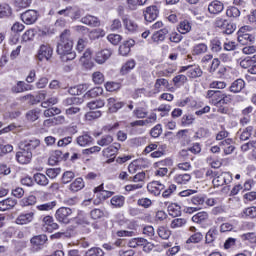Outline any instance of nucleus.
Listing matches in <instances>:
<instances>
[{
    "mask_svg": "<svg viewBox=\"0 0 256 256\" xmlns=\"http://www.w3.org/2000/svg\"><path fill=\"white\" fill-rule=\"evenodd\" d=\"M40 111L38 109L30 110L26 114V118L28 121H37L39 119Z\"/></svg>",
    "mask_w": 256,
    "mask_h": 256,
    "instance_id": "53",
    "label": "nucleus"
},
{
    "mask_svg": "<svg viewBox=\"0 0 256 256\" xmlns=\"http://www.w3.org/2000/svg\"><path fill=\"white\" fill-rule=\"evenodd\" d=\"M30 243L32 247H43L47 243V235L41 234L31 238Z\"/></svg>",
    "mask_w": 256,
    "mask_h": 256,
    "instance_id": "21",
    "label": "nucleus"
},
{
    "mask_svg": "<svg viewBox=\"0 0 256 256\" xmlns=\"http://www.w3.org/2000/svg\"><path fill=\"white\" fill-rule=\"evenodd\" d=\"M137 205H139V207H144V209H149V207L153 205V201L149 198H140L137 201Z\"/></svg>",
    "mask_w": 256,
    "mask_h": 256,
    "instance_id": "56",
    "label": "nucleus"
},
{
    "mask_svg": "<svg viewBox=\"0 0 256 256\" xmlns=\"http://www.w3.org/2000/svg\"><path fill=\"white\" fill-rule=\"evenodd\" d=\"M135 46V40L130 39L125 41L122 45L119 47V53L120 55H123V57H127L129 53H131V47Z\"/></svg>",
    "mask_w": 256,
    "mask_h": 256,
    "instance_id": "16",
    "label": "nucleus"
},
{
    "mask_svg": "<svg viewBox=\"0 0 256 256\" xmlns=\"http://www.w3.org/2000/svg\"><path fill=\"white\" fill-rule=\"evenodd\" d=\"M11 15H13L11 6L7 3L0 4V19H7L8 17H11Z\"/></svg>",
    "mask_w": 256,
    "mask_h": 256,
    "instance_id": "30",
    "label": "nucleus"
},
{
    "mask_svg": "<svg viewBox=\"0 0 256 256\" xmlns=\"http://www.w3.org/2000/svg\"><path fill=\"white\" fill-rule=\"evenodd\" d=\"M157 233L161 239H169L171 237V231L163 226L158 228Z\"/></svg>",
    "mask_w": 256,
    "mask_h": 256,
    "instance_id": "55",
    "label": "nucleus"
},
{
    "mask_svg": "<svg viewBox=\"0 0 256 256\" xmlns=\"http://www.w3.org/2000/svg\"><path fill=\"white\" fill-rule=\"evenodd\" d=\"M165 89H169V80L158 78L154 84L155 93H161V91H165Z\"/></svg>",
    "mask_w": 256,
    "mask_h": 256,
    "instance_id": "18",
    "label": "nucleus"
},
{
    "mask_svg": "<svg viewBox=\"0 0 256 256\" xmlns=\"http://www.w3.org/2000/svg\"><path fill=\"white\" fill-rule=\"evenodd\" d=\"M87 107H89L90 109H101V107H105V101L101 99L94 100V101L88 102Z\"/></svg>",
    "mask_w": 256,
    "mask_h": 256,
    "instance_id": "52",
    "label": "nucleus"
},
{
    "mask_svg": "<svg viewBox=\"0 0 256 256\" xmlns=\"http://www.w3.org/2000/svg\"><path fill=\"white\" fill-rule=\"evenodd\" d=\"M183 71H187V75L190 79H197L203 75V70H201V67L198 65L183 66L180 72L183 73Z\"/></svg>",
    "mask_w": 256,
    "mask_h": 256,
    "instance_id": "5",
    "label": "nucleus"
},
{
    "mask_svg": "<svg viewBox=\"0 0 256 256\" xmlns=\"http://www.w3.org/2000/svg\"><path fill=\"white\" fill-rule=\"evenodd\" d=\"M173 181L177 183V185H187L191 181V174H175Z\"/></svg>",
    "mask_w": 256,
    "mask_h": 256,
    "instance_id": "24",
    "label": "nucleus"
},
{
    "mask_svg": "<svg viewBox=\"0 0 256 256\" xmlns=\"http://www.w3.org/2000/svg\"><path fill=\"white\" fill-rule=\"evenodd\" d=\"M20 149H26L27 151H35L36 155H43L45 153V146L41 145V141L39 139L32 140H23L19 143Z\"/></svg>",
    "mask_w": 256,
    "mask_h": 256,
    "instance_id": "2",
    "label": "nucleus"
},
{
    "mask_svg": "<svg viewBox=\"0 0 256 256\" xmlns=\"http://www.w3.org/2000/svg\"><path fill=\"white\" fill-rule=\"evenodd\" d=\"M253 133V126L246 127L240 135L241 141H247L251 138V134Z\"/></svg>",
    "mask_w": 256,
    "mask_h": 256,
    "instance_id": "51",
    "label": "nucleus"
},
{
    "mask_svg": "<svg viewBox=\"0 0 256 256\" xmlns=\"http://www.w3.org/2000/svg\"><path fill=\"white\" fill-rule=\"evenodd\" d=\"M35 203H37V197L33 195L25 197L20 201L21 207H29L31 205H35Z\"/></svg>",
    "mask_w": 256,
    "mask_h": 256,
    "instance_id": "42",
    "label": "nucleus"
},
{
    "mask_svg": "<svg viewBox=\"0 0 256 256\" xmlns=\"http://www.w3.org/2000/svg\"><path fill=\"white\" fill-rule=\"evenodd\" d=\"M42 229L43 231H47L48 233H53V231H56V229H59V224L53 220V217L51 216H45L42 220Z\"/></svg>",
    "mask_w": 256,
    "mask_h": 256,
    "instance_id": "7",
    "label": "nucleus"
},
{
    "mask_svg": "<svg viewBox=\"0 0 256 256\" xmlns=\"http://www.w3.org/2000/svg\"><path fill=\"white\" fill-rule=\"evenodd\" d=\"M246 29L247 26H244L240 28L238 32V42H240L241 45H249V43H252V41L255 40L251 34L245 33Z\"/></svg>",
    "mask_w": 256,
    "mask_h": 256,
    "instance_id": "9",
    "label": "nucleus"
},
{
    "mask_svg": "<svg viewBox=\"0 0 256 256\" xmlns=\"http://www.w3.org/2000/svg\"><path fill=\"white\" fill-rule=\"evenodd\" d=\"M210 49L212 53H219L222 51L223 46L221 45V40L218 38H214L210 42Z\"/></svg>",
    "mask_w": 256,
    "mask_h": 256,
    "instance_id": "38",
    "label": "nucleus"
},
{
    "mask_svg": "<svg viewBox=\"0 0 256 256\" xmlns=\"http://www.w3.org/2000/svg\"><path fill=\"white\" fill-rule=\"evenodd\" d=\"M146 177H147V175L145 174V172H139L135 176L129 177L128 180L133 181V183H138V184L145 185Z\"/></svg>",
    "mask_w": 256,
    "mask_h": 256,
    "instance_id": "39",
    "label": "nucleus"
},
{
    "mask_svg": "<svg viewBox=\"0 0 256 256\" xmlns=\"http://www.w3.org/2000/svg\"><path fill=\"white\" fill-rule=\"evenodd\" d=\"M35 219V212L31 211L28 213H22L16 218L17 225H27V223H31Z\"/></svg>",
    "mask_w": 256,
    "mask_h": 256,
    "instance_id": "13",
    "label": "nucleus"
},
{
    "mask_svg": "<svg viewBox=\"0 0 256 256\" xmlns=\"http://www.w3.org/2000/svg\"><path fill=\"white\" fill-rule=\"evenodd\" d=\"M76 142L80 147H87L93 143V138L89 134H83L76 138Z\"/></svg>",
    "mask_w": 256,
    "mask_h": 256,
    "instance_id": "22",
    "label": "nucleus"
},
{
    "mask_svg": "<svg viewBox=\"0 0 256 256\" xmlns=\"http://www.w3.org/2000/svg\"><path fill=\"white\" fill-rule=\"evenodd\" d=\"M110 203L114 209H121L125 205V196L116 195L110 200Z\"/></svg>",
    "mask_w": 256,
    "mask_h": 256,
    "instance_id": "29",
    "label": "nucleus"
},
{
    "mask_svg": "<svg viewBox=\"0 0 256 256\" xmlns=\"http://www.w3.org/2000/svg\"><path fill=\"white\" fill-rule=\"evenodd\" d=\"M85 187V182H83L82 178H76L73 183L70 184L69 189L73 193H77V191H81Z\"/></svg>",
    "mask_w": 256,
    "mask_h": 256,
    "instance_id": "34",
    "label": "nucleus"
},
{
    "mask_svg": "<svg viewBox=\"0 0 256 256\" xmlns=\"http://www.w3.org/2000/svg\"><path fill=\"white\" fill-rule=\"evenodd\" d=\"M56 52L63 63L73 61V59L77 57V54L73 51V37L71 36V30L66 29L60 34Z\"/></svg>",
    "mask_w": 256,
    "mask_h": 256,
    "instance_id": "1",
    "label": "nucleus"
},
{
    "mask_svg": "<svg viewBox=\"0 0 256 256\" xmlns=\"http://www.w3.org/2000/svg\"><path fill=\"white\" fill-rule=\"evenodd\" d=\"M35 37V30L30 29L27 30L23 35H22V40L27 42V41H33V38Z\"/></svg>",
    "mask_w": 256,
    "mask_h": 256,
    "instance_id": "64",
    "label": "nucleus"
},
{
    "mask_svg": "<svg viewBox=\"0 0 256 256\" xmlns=\"http://www.w3.org/2000/svg\"><path fill=\"white\" fill-rule=\"evenodd\" d=\"M177 29L181 35H187L191 31V22L189 20H183L178 24Z\"/></svg>",
    "mask_w": 256,
    "mask_h": 256,
    "instance_id": "33",
    "label": "nucleus"
},
{
    "mask_svg": "<svg viewBox=\"0 0 256 256\" xmlns=\"http://www.w3.org/2000/svg\"><path fill=\"white\" fill-rule=\"evenodd\" d=\"M217 237H219V230L217 229V227H212L209 229V231L206 233L205 236V241L206 243H213V241H215V239H217Z\"/></svg>",
    "mask_w": 256,
    "mask_h": 256,
    "instance_id": "32",
    "label": "nucleus"
},
{
    "mask_svg": "<svg viewBox=\"0 0 256 256\" xmlns=\"http://www.w3.org/2000/svg\"><path fill=\"white\" fill-rule=\"evenodd\" d=\"M184 225H187V219L176 218V219L172 220L170 227H171V229H177L179 227H184Z\"/></svg>",
    "mask_w": 256,
    "mask_h": 256,
    "instance_id": "47",
    "label": "nucleus"
},
{
    "mask_svg": "<svg viewBox=\"0 0 256 256\" xmlns=\"http://www.w3.org/2000/svg\"><path fill=\"white\" fill-rule=\"evenodd\" d=\"M56 206H57V202L52 201V202H47L42 205H38L37 209H38V211H52V209H55Z\"/></svg>",
    "mask_w": 256,
    "mask_h": 256,
    "instance_id": "46",
    "label": "nucleus"
},
{
    "mask_svg": "<svg viewBox=\"0 0 256 256\" xmlns=\"http://www.w3.org/2000/svg\"><path fill=\"white\" fill-rule=\"evenodd\" d=\"M168 213L171 217H179L181 215V207L177 204H171L168 206Z\"/></svg>",
    "mask_w": 256,
    "mask_h": 256,
    "instance_id": "44",
    "label": "nucleus"
},
{
    "mask_svg": "<svg viewBox=\"0 0 256 256\" xmlns=\"http://www.w3.org/2000/svg\"><path fill=\"white\" fill-rule=\"evenodd\" d=\"M15 205H17V200L13 198H7L0 201V211H9V209H13Z\"/></svg>",
    "mask_w": 256,
    "mask_h": 256,
    "instance_id": "25",
    "label": "nucleus"
},
{
    "mask_svg": "<svg viewBox=\"0 0 256 256\" xmlns=\"http://www.w3.org/2000/svg\"><path fill=\"white\" fill-rule=\"evenodd\" d=\"M34 181L37 183V185H41L42 187L49 185V179H47V176L41 173L34 175Z\"/></svg>",
    "mask_w": 256,
    "mask_h": 256,
    "instance_id": "37",
    "label": "nucleus"
},
{
    "mask_svg": "<svg viewBox=\"0 0 256 256\" xmlns=\"http://www.w3.org/2000/svg\"><path fill=\"white\" fill-rule=\"evenodd\" d=\"M121 149V144H114L102 151V155L109 159V157H115L117 152Z\"/></svg>",
    "mask_w": 256,
    "mask_h": 256,
    "instance_id": "19",
    "label": "nucleus"
},
{
    "mask_svg": "<svg viewBox=\"0 0 256 256\" xmlns=\"http://www.w3.org/2000/svg\"><path fill=\"white\" fill-rule=\"evenodd\" d=\"M161 133H163V128L161 127V124H157L150 130V135L154 139H157V137H161Z\"/></svg>",
    "mask_w": 256,
    "mask_h": 256,
    "instance_id": "54",
    "label": "nucleus"
},
{
    "mask_svg": "<svg viewBox=\"0 0 256 256\" xmlns=\"http://www.w3.org/2000/svg\"><path fill=\"white\" fill-rule=\"evenodd\" d=\"M16 159L18 163L27 165V163H31V159H33V152L20 148V151L16 153Z\"/></svg>",
    "mask_w": 256,
    "mask_h": 256,
    "instance_id": "6",
    "label": "nucleus"
},
{
    "mask_svg": "<svg viewBox=\"0 0 256 256\" xmlns=\"http://www.w3.org/2000/svg\"><path fill=\"white\" fill-rule=\"evenodd\" d=\"M61 173V168H49L46 170V175L49 179H55Z\"/></svg>",
    "mask_w": 256,
    "mask_h": 256,
    "instance_id": "59",
    "label": "nucleus"
},
{
    "mask_svg": "<svg viewBox=\"0 0 256 256\" xmlns=\"http://www.w3.org/2000/svg\"><path fill=\"white\" fill-rule=\"evenodd\" d=\"M113 143V136L105 135L100 140L97 141V145L100 147H107V145H111Z\"/></svg>",
    "mask_w": 256,
    "mask_h": 256,
    "instance_id": "48",
    "label": "nucleus"
},
{
    "mask_svg": "<svg viewBox=\"0 0 256 256\" xmlns=\"http://www.w3.org/2000/svg\"><path fill=\"white\" fill-rule=\"evenodd\" d=\"M147 3V0H127V5L132 11L137 10L138 7H141Z\"/></svg>",
    "mask_w": 256,
    "mask_h": 256,
    "instance_id": "41",
    "label": "nucleus"
},
{
    "mask_svg": "<svg viewBox=\"0 0 256 256\" xmlns=\"http://www.w3.org/2000/svg\"><path fill=\"white\" fill-rule=\"evenodd\" d=\"M155 167L158 169H169L170 167H173V160L166 158L162 161L156 162Z\"/></svg>",
    "mask_w": 256,
    "mask_h": 256,
    "instance_id": "43",
    "label": "nucleus"
},
{
    "mask_svg": "<svg viewBox=\"0 0 256 256\" xmlns=\"http://www.w3.org/2000/svg\"><path fill=\"white\" fill-rule=\"evenodd\" d=\"M92 79L96 85H101L105 81V76L101 72H94L92 75Z\"/></svg>",
    "mask_w": 256,
    "mask_h": 256,
    "instance_id": "62",
    "label": "nucleus"
},
{
    "mask_svg": "<svg viewBox=\"0 0 256 256\" xmlns=\"http://www.w3.org/2000/svg\"><path fill=\"white\" fill-rule=\"evenodd\" d=\"M142 233L146 237H149L150 239H153V237H155V228H153V226H151V225L145 226L143 228Z\"/></svg>",
    "mask_w": 256,
    "mask_h": 256,
    "instance_id": "60",
    "label": "nucleus"
},
{
    "mask_svg": "<svg viewBox=\"0 0 256 256\" xmlns=\"http://www.w3.org/2000/svg\"><path fill=\"white\" fill-rule=\"evenodd\" d=\"M135 60H128L122 67L120 70V73L122 75H127V73H129V71L135 69Z\"/></svg>",
    "mask_w": 256,
    "mask_h": 256,
    "instance_id": "40",
    "label": "nucleus"
},
{
    "mask_svg": "<svg viewBox=\"0 0 256 256\" xmlns=\"http://www.w3.org/2000/svg\"><path fill=\"white\" fill-rule=\"evenodd\" d=\"M103 93V88L95 87L89 90L85 95L84 99H95V97H99Z\"/></svg>",
    "mask_w": 256,
    "mask_h": 256,
    "instance_id": "36",
    "label": "nucleus"
},
{
    "mask_svg": "<svg viewBox=\"0 0 256 256\" xmlns=\"http://www.w3.org/2000/svg\"><path fill=\"white\" fill-rule=\"evenodd\" d=\"M242 217H249V219H255L256 207H248L243 210Z\"/></svg>",
    "mask_w": 256,
    "mask_h": 256,
    "instance_id": "50",
    "label": "nucleus"
},
{
    "mask_svg": "<svg viewBox=\"0 0 256 256\" xmlns=\"http://www.w3.org/2000/svg\"><path fill=\"white\" fill-rule=\"evenodd\" d=\"M220 147H222L225 155H231L235 151V145L233 139L226 138L220 142Z\"/></svg>",
    "mask_w": 256,
    "mask_h": 256,
    "instance_id": "14",
    "label": "nucleus"
},
{
    "mask_svg": "<svg viewBox=\"0 0 256 256\" xmlns=\"http://www.w3.org/2000/svg\"><path fill=\"white\" fill-rule=\"evenodd\" d=\"M157 17H159V8L157 6H149L144 11V19L148 23H153Z\"/></svg>",
    "mask_w": 256,
    "mask_h": 256,
    "instance_id": "8",
    "label": "nucleus"
},
{
    "mask_svg": "<svg viewBox=\"0 0 256 256\" xmlns=\"http://www.w3.org/2000/svg\"><path fill=\"white\" fill-rule=\"evenodd\" d=\"M163 189H165V185L159 181H154L147 185V190L151 193V195H155V197L161 195Z\"/></svg>",
    "mask_w": 256,
    "mask_h": 256,
    "instance_id": "12",
    "label": "nucleus"
},
{
    "mask_svg": "<svg viewBox=\"0 0 256 256\" xmlns=\"http://www.w3.org/2000/svg\"><path fill=\"white\" fill-rule=\"evenodd\" d=\"M243 89H245V81L243 79L235 80L229 88L231 93H241Z\"/></svg>",
    "mask_w": 256,
    "mask_h": 256,
    "instance_id": "28",
    "label": "nucleus"
},
{
    "mask_svg": "<svg viewBox=\"0 0 256 256\" xmlns=\"http://www.w3.org/2000/svg\"><path fill=\"white\" fill-rule=\"evenodd\" d=\"M201 241H203V234L201 232H197L190 236L186 243H201Z\"/></svg>",
    "mask_w": 256,
    "mask_h": 256,
    "instance_id": "57",
    "label": "nucleus"
},
{
    "mask_svg": "<svg viewBox=\"0 0 256 256\" xmlns=\"http://www.w3.org/2000/svg\"><path fill=\"white\" fill-rule=\"evenodd\" d=\"M100 37H105V30L97 28L89 33V39H99Z\"/></svg>",
    "mask_w": 256,
    "mask_h": 256,
    "instance_id": "49",
    "label": "nucleus"
},
{
    "mask_svg": "<svg viewBox=\"0 0 256 256\" xmlns=\"http://www.w3.org/2000/svg\"><path fill=\"white\" fill-rule=\"evenodd\" d=\"M21 19L26 25H33V23L37 21V11L27 10L26 12L22 13Z\"/></svg>",
    "mask_w": 256,
    "mask_h": 256,
    "instance_id": "10",
    "label": "nucleus"
},
{
    "mask_svg": "<svg viewBox=\"0 0 256 256\" xmlns=\"http://www.w3.org/2000/svg\"><path fill=\"white\" fill-rule=\"evenodd\" d=\"M226 15L227 17H233L234 19H237V17H240L241 11L235 6H230L226 10Z\"/></svg>",
    "mask_w": 256,
    "mask_h": 256,
    "instance_id": "45",
    "label": "nucleus"
},
{
    "mask_svg": "<svg viewBox=\"0 0 256 256\" xmlns=\"http://www.w3.org/2000/svg\"><path fill=\"white\" fill-rule=\"evenodd\" d=\"M81 23H83L84 25H88L89 27H99V25H101V21H99V18L92 15H86L82 17Z\"/></svg>",
    "mask_w": 256,
    "mask_h": 256,
    "instance_id": "17",
    "label": "nucleus"
},
{
    "mask_svg": "<svg viewBox=\"0 0 256 256\" xmlns=\"http://www.w3.org/2000/svg\"><path fill=\"white\" fill-rule=\"evenodd\" d=\"M123 24L125 29H127V31H129L130 33H135V31L139 29V25H137V22L129 17L123 18Z\"/></svg>",
    "mask_w": 256,
    "mask_h": 256,
    "instance_id": "20",
    "label": "nucleus"
},
{
    "mask_svg": "<svg viewBox=\"0 0 256 256\" xmlns=\"http://www.w3.org/2000/svg\"><path fill=\"white\" fill-rule=\"evenodd\" d=\"M104 215L105 213L101 209H94L90 212V217L94 219V221L101 219Z\"/></svg>",
    "mask_w": 256,
    "mask_h": 256,
    "instance_id": "63",
    "label": "nucleus"
},
{
    "mask_svg": "<svg viewBox=\"0 0 256 256\" xmlns=\"http://www.w3.org/2000/svg\"><path fill=\"white\" fill-rule=\"evenodd\" d=\"M225 9L223 2L214 0L208 5V11L211 15H219Z\"/></svg>",
    "mask_w": 256,
    "mask_h": 256,
    "instance_id": "11",
    "label": "nucleus"
},
{
    "mask_svg": "<svg viewBox=\"0 0 256 256\" xmlns=\"http://www.w3.org/2000/svg\"><path fill=\"white\" fill-rule=\"evenodd\" d=\"M209 220V213L206 211L198 212L192 217L193 223H197L201 225L202 223H206Z\"/></svg>",
    "mask_w": 256,
    "mask_h": 256,
    "instance_id": "26",
    "label": "nucleus"
},
{
    "mask_svg": "<svg viewBox=\"0 0 256 256\" xmlns=\"http://www.w3.org/2000/svg\"><path fill=\"white\" fill-rule=\"evenodd\" d=\"M209 51V47L205 43H199L194 45L192 49V55H205Z\"/></svg>",
    "mask_w": 256,
    "mask_h": 256,
    "instance_id": "31",
    "label": "nucleus"
},
{
    "mask_svg": "<svg viewBox=\"0 0 256 256\" xmlns=\"http://www.w3.org/2000/svg\"><path fill=\"white\" fill-rule=\"evenodd\" d=\"M169 33V30L167 28L161 29L157 32H155L151 39L153 43H161L162 41H165V36Z\"/></svg>",
    "mask_w": 256,
    "mask_h": 256,
    "instance_id": "27",
    "label": "nucleus"
},
{
    "mask_svg": "<svg viewBox=\"0 0 256 256\" xmlns=\"http://www.w3.org/2000/svg\"><path fill=\"white\" fill-rule=\"evenodd\" d=\"M113 55V52L110 49H104L96 53L95 61L99 65H103L107 59H109Z\"/></svg>",
    "mask_w": 256,
    "mask_h": 256,
    "instance_id": "15",
    "label": "nucleus"
},
{
    "mask_svg": "<svg viewBox=\"0 0 256 256\" xmlns=\"http://www.w3.org/2000/svg\"><path fill=\"white\" fill-rule=\"evenodd\" d=\"M123 105H125V103L119 102L115 98L108 99V109L110 113H117L118 109H121Z\"/></svg>",
    "mask_w": 256,
    "mask_h": 256,
    "instance_id": "23",
    "label": "nucleus"
},
{
    "mask_svg": "<svg viewBox=\"0 0 256 256\" xmlns=\"http://www.w3.org/2000/svg\"><path fill=\"white\" fill-rule=\"evenodd\" d=\"M99 117H101V111H91L85 114L86 121H93L99 119Z\"/></svg>",
    "mask_w": 256,
    "mask_h": 256,
    "instance_id": "61",
    "label": "nucleus"
},
{
    "mask_svg": "<svg viewBox=\"0 0 256 256\" xmlns=\"http://www.w3.org/2000/svg\"><path fill=\"white\" fill-rule=\"evenodd\" d=\"M68 17L72 19V21H77V19H81V9L77 6H69V14Z\"/></svg>",
    "mask_w": 256,
    "mask_h": 256,
    "instance_id": "35",
    "label": "nucleus"
},
{
    "mask_svg": "<svg viewBox=\"0 0 256 256\" xmlns=\"http://www.w3.org/2000/svg\"><path fill=\"white\" fill-rule=\"evenodd\" d=\"M73 215V210L69 207H61L55 213V218L59 223L69 224L71 220L69 216Z\"/></svg>",
    "mask_w": 256,
    "mask_h": 256,
    "instance_id": "3",
    "label": "nucleus"
},
{
    "mask_svg": "<svg viewBox=\"0 0 256 256\" xmlns=\"http://www.w3.org/2000/svg\"><path fill=\"white\" fill-rule=\"evenodd\" d=\"M105 88H106V91L113 93V91H118V89H121V84L117 82H107L105 84Z\"/></svg>",
    "mask_w": 256,
    "mask_h": 256,
    "instance_id": "58",
    "label": "nucleus"
},
{
    "mask_svg": "<svg viewBox=\"0 0 256 256\" xmlns=\"http://www.w3.org/2000/svg\"><path fill=\"white\" fill-rule=\"evenodd\" d=\"M53 57V47L49 44H42L38 50V61H49Z\"/></svg>",
    "mask_w": 256,
    "mask_h": 256,
    "instance_id": "4",
    "label": "nucleus"
}]
</instances>
